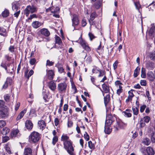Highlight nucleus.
<instances>
[{"label":"nucleus","mask_w":155,"mask_h":155,"mask_svg":"<svg viewBox=\"0 0 155 155\" xmlns=\"http://www.w3.org/2000/svg\"><path fill=\"white\" fill-rule=\"evenodd\" d=\"M72 21V25L74 26V25H77L79 23V21L78 16L76 14H73L71 15Z\"/></svg>","instance_id":"1a4fd4ad"},{"label":"nucleus","mask_w":155,"mask_h":155,"mask_svg":"<svg viewBox=\"0 0 155 155\" xmlns=\"http://www.w3.org/2000/svg\"><path fill=\"white\" fill-rule=\"evenodd\" d=\"M28 71L27 70L25 72V77L27 78L28 79L29 77L33 74L34 71L32 70H31L29 71L28 75H27Z\"/></svg>","instance_id":"393cba45"},{"label":"nucleus","mask_w":155,"mask_h":155,"mask_svg":"<svg viewBox=\"0 0 155 155\" xmlns=\"http://www.w3.org/2000/svg\"><path fill=\"white\" fill-rule=\"evenodd\" d=\"M89 36L90 37V39L91 41H92L93 39L95 38L94 36L91 33H89L88 34Z\"/></svg>","instance_id":"774afa93"},{"label":"nucleus","mask_w":155,"mask_h":155,"mask_svg":"<svg viewBox=\"0 0 155 155\" xmlns=\"http://www.w3.org/2000/svg\"><path fill=\"white\" fill-rule=\"evenodd\" d=\"M6 124V123L4 120H0V127H4Z\"/></svg>","instance_id":"13d9d810"},{"label":"nucleus","mask_w":155,"mask_h":155,"mask_svg":"<svg viewBox=\"0 0 155 155\" xmlns=\"http://www.w3.org/2000/svg\"><path fill=\"white\" fill-rule=\"evenodd\" d=\"M10 95L9 94H6L5 95L4 98L5 100L7 102L9 101Z\"/></svg>","instance_id":"3c124183"},{"label":"nucleus","mask_w":155,"mask_h":155,"mask_svg":"<svg viewBox=\"0 0 155 155\" xmlns=\"http://www.w3.org/2000/svg\"><path fill=\"white\" fill-rule=\"evenodd\" d=\"M58 137L57 136H55L52 139V144L54 145L58 141Z\"/></svg>","instance_id":"09e8293b"},{"label":"nucleus","mask_w":155,"mask_h":155,"mask_svg":"<svg viewBox=\"0 0 155 155\" xmlns=\"http://www.w3.org/2000/svg\"><path fill=\"white\" fill-rule=\"evenodd\" d=\"M5 82L8 85H10L12 82V80L10 78H8Z\"/></svg>","instance_id":"6e6d98bb"},{"label":"nucleus","mask_w":155,"mask_h":155,"mask_svg":"<svg viewBox=\"0 0 155 155\" xmlns=\"http://www.w3.org/2000/svg\"><path fill=\"white\" fill-rule=\"evenodd\" d=\"M99 72L100 74H99L98 77H100L103 76L104 74H105V71H104L101 70V71Z\"/></svg>","instance_id":"052dcab7"},{"label":"nucleus","mask_w":155,"mask_h":155,"mask_svg":"<svg viewBox=\"0 0 155 155\" xmlns=\"http://www.w3.org/2000/svg\"><path fill=\"white\" fill-rule=\"evenodd\" d=\"M117 124L118 125V127L121 128H124L127 125L126 123H123L121 121L117 122Z\"/></svg>","instance_id":"c85d7f7f"},{"label":"nucleus","mask_w":155,"mask_h":155,"mask_svg":"<svg viewBox=\"0 0 155 155\" xmlns=\"http://www.w3.org/2000/svg\"><path fill=\"white\" fill-rule=\"evenodd\" d=\"M150 137L152 142L155 143V133L151 134Z\"/></svg>","instance_id":"ea45409f"},{"label":"nucleus","mask_w":155,"mask_h":155,"mask_svg":"<svg viewBox=\"0 0 155 155\" xmlns=\"http://www.w3.org/2000/svg\"><path fill=\"white\" fill-rule=\"evenodd\" d=\"M64 147L70 155H75L74 149L71 141H65L63 143Z\"/></svg>","instance_id":"f03ea898"},{"label":"nucleus","mask_w":155,"mask_h":155,"mask_svg":"<svg viewBox=\"0 0 155 155\" xmlns=\"http://www.w3.org/2000/svg\"><path fill=\"white\" fill-rule=\"evenodd\" d=\"M146 150L147 153L149 155H154V152L153 149L151 147H147Z\"/></svg>","instance_id":"4be33fe9"},{"label":"nucleus","mask_w":155,"mask_h":155,"mask_svg":"<svg viewBox=\"0 0 155 155\" xmlns=\"http://www.w3.org/2000/svg\"><path fill=\"white\" fill-rule=\"evenodd\" d=\"M41 25V22L38 21H35L32 22V25L35 28H37L40 27Z\"/></svg>","instance_id":"412c9836"},{"label":"nucleus","mask_w":155,"mask_h":155,"mask_svg":"<svg viewBox=\"0 0 155 155\" xmlns=\"http://www.w3.org/2000/svg\"><path fill=\"white\" fill-rule=\"evenodd\" d=\"M148 79L150 81H153L155 79V77L153 73L151 71H149L147 74Z\"/></svg>","instance_id":"ddd939ff"},{"label":"nucleus","mask_w":155,"mask_h":155,"mask_svg":"<svg viewBox=\"0 0 155 155\" xmlns=\"http://www.w3.org/2000/svg\"><path fill=\"white\" fill-rule=\"evenodd\" d=\"M17 2H13L12 3V9L14 12L17 11V10H20L18 6L17 5Z\"/></svg>","instance_id":"bb28decb"},{"label":"nucleus","mask_w":155,"mask_h":155,"mask_svg":"<svg viewBox=\"0 0 155 155\" xmlns=\"http://www.w3.org/2000/svg\"><path fill=\"white\" fill-rule=\"evenodd\" d=\"M155 30V26L154 24H152L151 25V27L148 31V35L150 37H155V32L154 31Z\"/></svg>","instance_id":"9b49d317"},{"label":"nucleus","mask_w":155,"mask_h":155,"mask_svg":"<svg viewBox=\"0 0 155 155\" xmlns=\"http://www.w3.org/2000/svg\"><path fill=\"white\" fill-rule=\"evenodd\" d=\"M146 74L145 71V69L143 68H142L141 70V77L143 78H146Z\"/></svg>","instance_id":"4c0bfd02"},{"label":"nucleus","mask_w":155,"mask_h":155,"mask_svg":"<svg viewBox=\"0 0 155 155\" xmlns=\"http://www.w3.org/2000/svg\"><path fill=\"white\" fill-rule=\"evenodd\" d=\"M58 71L60 72V73H61L64 72V69L61 66L58 67Z\"/></svg>","instance_id":"69168bd1"},{"label":"nucleus","mask_w":155,"mask_h":155,"mask_svg":"<svg viewBox=\"0 0 155 155\" xmlns=\"http://www.w3.org/2000/svg\"><path fill=\"white\" fill-rule=\"evenodd\" d=\"M142 143L148 146L150 143V141L148 138H144L143 140Z\"/></svg>","instance_id":"7c9ffc66"},{"label":"nucleus","mask_w":155,"mask_h":155,"mask_svg":"<svg viewBox=\"0 0 155 155\" xmlns=\"http://www.w3.org/2000/svg\"><path fill=\"white\" fill-rule=\"evenodd\" d=\"M48 86L49 88L52 91H54L56 88V84L52 81L49 82Z\"/></svg>","instance_id":"dca6fc26"},{"label":"nucleus","mask_w":155,"mask_h":155,"mask_svg":"<svg viewBox=\"0 0 155 155\" xmlns=\"http://www.w3.org/2000/svg\"><path fill=\"white\" fill-rule=\"evenodd\" d=\"M101 4V2L100 1H97L95 2L94 5L95 8L98 9L100 7Z\"/></svg>","instance_id":"a18cd8bd"},{"label":"nucleus","mask_w":155,"mask_h":155,"mask_svg":"<svg viewBox=\"0 0 155 155\" xmlns=\"http://www.w3.org/2000/svg\"><path fill=\"white\" fill-rule=\"evenodd\" d=\"M133 114L134 115H137L139 113V109L137 107L133 106L132 107Z\"/></svg>","instance_id":"2f4dec72"},{"label":"nucleus","mask_w":155,"mask_h":155,"mask_svg":"<svg viewBox=\"0 0 155 155\" xmlns=\"http://www.w3.org/2000/svg\"><path fill=\"white\" fill-rule=\"evenodd\" d=\"M147 148L145 147H142L140 149L141 152L144 155H146L147 152Z\"/></svg>","instance_id":"37998d69"},{"label":"nucleus","mask_w":155,"mask_h":155,"mask_svg":"<svg viewBox=\"0 0 155 155\" xmlns=\"http://www.w3.org/2000/svg\"><path fill=\"white\" fill-rule=\"evenodd\" d=\"M40 32L41 34L46 36H48L50 34L49 31L47 29L45 28L41 29L40 30Z\"/></svg>","instance_id":"a211bd4d"},{"label":"nucleus","mask_w":155,"mask_h":155,"mask_svg":"<svg viewBox=\"0 0 155 155\" xmlns=\"http://www.w3.org/2000/svg\"><path fill=\"white\" fill-rule=\"evenodd\" d=\"M110 95L109 94H107L106 96L104 97V102L105 106L106 107L110 100Z\"/></svg>","instance_id":"c756f323"},{"label":"nucleus","mask_w":155,"mask_h":155,"mask_svg":"<svg viewBox=\"0 0 155 155\" xmlns=\"http://www.w3.org/2000/svg\"><path fill=\"white\" fill-rule=\"evenodd\" d=\"M20 10H17V11L15 12V13L14 14V17H16L17 18L18 16L20 14Z\"/></svg>","instance_id":"603ef678"},{"label":"nucleus","mask_w":155,"mask_h":155,"mask_svg":"<svg viewBox=\"0 0 155 155\" xmlns=\"http://www.w3.org/2000/svg\"><path fill=\"white\" fill-rule=\"evenodd\" d=\"M9 129L7 127H5L3 129L2 133L3 135H6L9 131Z\"/></svg>","instance_id":"f704fd0d"},{"label":"nucleus","mask_w":155,"mask_h":155,"mask_svg":"<svg viewBox=\"0 0 155 155\" xmlns=\"http://www.w3.org/2000/svg\"><path fill=\"white\" fill-rule=\"evenodd\" d=\"M67 87V84L65 82L59 84L58 86V89L60 93H65Z\"/></svg>","instance_id":"39448f33"},{"label":"nucleus","mask_w":155,"mask_h":155,"mask_svg":"<svg viewBox=\"0 0 155 155\" xmlns=\"http://www.w3.org/2000/svg\"><path fill=\"white\" fill-rule=\"evenodd\" d=\"M134 5L137 9L139 10L140 8V5L138 2H134Z\"/></svg>","instance_id":"4d7b16f0"},{"label":"nucleus","mask_w":155,"mask_h":155,"mask_svg":"<svg viewBox=\"0 0 155 155\" xmlns=\"http://www.w3.org/2000/svg\"><path fill=\"white\" fill-rule=\"evenodd\" d=\"M85 61L87 63H90L92 61L91 57L90 55L87 56Z\"/></svg>","instance_id":"c03bdc74"},{"label":"nucleus","mask_w":155,"mask_h":155,"mask_svg":"<svg viewBox=\"0 0 155 155\" xmlns=\"http://www.w3.org/2000/svg\"><path fill=\"white\" fill-rule=\"evenodd\" d=\"M0 115L1 117L3 118L7 117L8 115L7 110L6 109H2L0 112Z\"/></svg>","instance_id":"4468645a"},{"label":"nucleus","mask_w":155,"mask_h":155,"mask_svg":"<svg viewBox=\"0 0 155 155\" xmlns=\"http://www.w3.org/2000/svg\"><path fill=\"white\" fill-rule=\"evenodd\" d=\"M47 73L49 79L50 80H52L53 78V76L54 75V72L53 70H48Z\"/></svg>","instance_id":"5701e85b"},{"label":"nucleus","mask_w":155,"mask_h":155,"mask_svg":"<svg viewBox=\"0 0 155 155\" xmlns=\"http://www.w3.org/2000/svg\"><path fill=\"white\" fill-rule=\"evenodd\" d=\"M24 155H32V151L30 148L27 147L25 148Z\"/></svg>","instance_id":"6ab92c4d"},{"label":"nucleus","mask_w":155,"mask_h":155,"mask_svg":"<svg viewBox=\"0 0 155 155\" xmlns=\"http://www.w3.org/2000/svg\"><path fill=\"white\" fill-rule=\"evenodd\" d=\"M1 66L5 68L8 72L12 73L14 71V66L12 64H9L6 66L5 64L2 63Z\"/></svg>","instance_id":"423d86ee"},{"label":"nucleus","mask_w":155,"mask_h":155,"mask_svg":"<svg viewBox=\"0 0 155 155\" xmlns=\"http://www.w3.org/2000/svg\"><path fill=\"white\" fill-rule=\"evenodd\" d=\"M146 68L149 70L153 69L154 68V64L152 62H149L146 64Z\"/></svg>","instance_id":"aec40b11"},{"label":"nucleus","mask_w":155,"mask_h":155,"mask_svg":"<svg viewBox=\"0 0 155 155\" xmlns=\"http://www.w3.org/2000/svg\"><path fill=\"white\" fill-rule=\"evenodd\" d=\"M113 121L111 115H108L106 117L104 127V132L106 134H109L112 131V128L110 125Z\"/></svg>","instance_id":"f257e3e1"},{"label":"nucleus","mask_w":155,"mask_h":155,"mask_svg":"<svg viewBox=\"0 0 155 155\" xmlns=\"http://www.w3.org/2000/svg\"><path fill=\"white\" fill-rule=\"evenodd\" d=\"M84 137L85 139L87 141H88L89 140V136L87 132H85L84 134Z\"/></svg>","instance_id":"5fc2aeb1"},{"label":"nucleus","mask_w":155,"mask_h":155,"mask_svg":"<svg viewBox=\"0 0 155 155\" xmlns=\"http://www.w3.org/2000/svg\"><path fill=\"white\" fill-rule=\"evenodd\" d=\"M19 132L18 130H15L12 131L11 134V136L13 137H16Z\"/></svg>","instance_id":"c9c22d12"},{"label":"nucleus","mask_w":155,"mask_h":155,"mask_svg":"<svg viewBox=\"0 0 155 155\" xmlns=\"http://www.w3.org/2000/svg\"><path fill=\"white\" fill-rule=\"evenodd\" d=\"M59 8L58 7H55L54 6H53L46 9V12H48L50 11L53 13H58V12L59 11Z\"/></svg>","instance_id":"f8f14e48"},{"label":"nucleus","mask_w":155,"mask_h":155,"mask_svg":"<svg viewBox=\"0 0 155 155\" xmlns=\"http://www.w3.org/2000/svg\"><path fill=\"white\" fill-rule=\"evenodd\" d=\"M150 57L151 59L153 61L155 60V51L150 53Z\"/></svg>","instance_id":"49530a36"},{"label":"nucleus","mask_w":155,"mask_h":155,"mask_svg":"<svg viewBox=\"0 0 155 155\" xmlns=\"http://www.w3.org/2000/svg\"><path fill=\"white\" fill-rule=\"evenodd\" d=\"M25 125L28 130H31L33 127V124L31 121L30 120H27L25 122Z\"/></svg>","instance_id":"f3484780"},{"label":"nucleus","mask_w":155,"mask_h":155,"mask_svg":"<svg viewBox=\"0 0 155 155\" xmlns=\"http://www.w3.org/2000/svg\"><path fill=\"white\" fill-rule=\"evenodd\" d=\"M79 43L84 49L87 51H90L91 50V49L88 46L87 44L81 37L79 38Z\"/></svg>","instance_id":"0eeeda50"},{"label":"nucleus","mask_w":155,"mask_h":155,"mask_svg":"<svg viewBox=\"0 0 155 155\" xmlns=\"http://www.w3.org/2000/svg\"><path fill=\"white\" fill-rule=\"evenodd\" d=\"M122 113L125 117H130L132 116L131 114L129 112L123 111Z\"/></svg>","instance_id":"a19ab883"},{"label":"nucleus","mask_w":155,"mask_h":155,"mask_svg":"<svg viewBox=\"0 0 155 155\" xmlns=\"http://www.w3.org/2000/svg\"><path fill=\"white\" fill-rule=\"evenodd\" d=\"M40 138V135L38 132L35 131L32 132L29 136L30 141L34 143L38 142Z\"/></svg>","instance_id":"7ed1b4c3"},{"label":"nucleus","mask_w":155,"mask_h":155,"mask_svg":"<svg viewBox=\"0 0 155 155\" xmlns=\"http://www.w3.org/2000/svg\"><path fill=\"white\" fill-rule=\"evenodd\" d=\"M140 68L137 67L134 70V76L135 78L137 77L139 74Z\"/></svg>","instance_id":"72a5a7b5"},{"label":"nucleus","mask_w":155,"mask_h":155,"mask_svg":"<svg viewBox=\"0 0 155 155\" xmlns=\"http://www.w3.org/2000/svg\"><path fill=\"white\" fill-rule=\"evenodd\" d=\"M36 8L33 6H28L24 11V14H25L27 16H28L29 14L33 13L36 12Z\"/></svg>","instance_id":"20e7f679"},{"label":"nucleus","mask_w":155,"mask_h":155,"mask_svg":"<svg viewBox=\"0 0 155 155\" xmlns=\"http://www.w3.org/2000/svg\"><path fill=\"white\" fill-rule=\"evenodd\" d=\"M97 16V15L95 12H94L91 13L89 19L88 20V21L91 25H95L94 22L93 21Z\"/></svg>","instance_id":"9d476101"},{"label":"nucleus","mask_w":155,"mask_h":155,"mask_svg":"<svg viewBox=\"0 0 155 155\" xmlns=\"http://www.w3.org/2000/svg\"><path fill=\"white\" fill-rule=\"evenodd\" d=\"M15 47L14 46H11L9 48V51L11 52L14 51Z\"/></svg>","instance_id":"338daca9"},{"label":"nucleus","mask_w":155,"mask_h":155,"mask_svg":"<svg viewBox=\"0 0 155 155\" xmlns=\"http://www.w3.org/2000/svg\"><path fill=\"white\" fill-rule=\"evenodd\" d=\"M69 138V137L66 135L63 134L61 137V141L64 142L65 141H68Z\"/></svg>","instance_id":"e433bc0d"},{"label":"nucleus","mask_w":155,"mask_h":155,"mask_svg":"<svg viewBox=\"0 0 155 155\" xmlns=\"http://www.w3.org/2000/svg\"><path fill=\"white\" fill-rule=\"evenodd\" d=\"M140 84L142 86H145L147 84V81L145 80H141Z\"/></svg>","instance_id":"e2e57ef3"},{"label":"nucleus","mask_w":155,"mask_h":155,"mask_svg":"<svg viewBox=\"0 0 155 155\" xmlns=\"http://www.w3.org/2000/svg\"><path fill=\"white\" fill-rule=\"evenodd\" d=\"M36 62V60L35 58H31L29 61V63L31 65H35Z\"/></svg>","instance_id":"de8ad7c7"},{"label":"nucleus","mask_w":155,"mask_h":155,"mask_svg":"<svg viewBox=\"0 0 155 155\" xmlns=\"http://www.w3.org/2000/svg\"><path fill=\"white\" fill-rule=\"evenodd\" d=\"M0 35L3 36H6V31L4 28L0 27Z\"/></svg>","instance_id":"a878e982"},{"label":"nucleus","mask_w":155,"mask_h":155,"mask_svg":"<svg viewBox=\"0 0 155 155\" xmlns=\"http://www.w3.org/2000/svg\"><path fill=\"white\" fill-rule=\"evenodd\" d=\"M55 43L58 44L59 46H57L56 45H55V48H63V46L62 44V41L60 38L57 35L55 36Z\"/></svg>","instance_id":"6e6552de"},{"label":"nucleus","mask_w":155,"mask_h":155,"mask_svg":"<svg viewBox=\"0 0 155 155\" xmlns=\"http://www.w3.org/2000/svg\"><path fill=\"white\" fill-rule=\"evenodd\" d=\"M54 64V62L52 61H50L49 60H47V62H46V65H48V66H52Z\"/></svg>","instance_id":"864d4df0"},{"label":"nucleus","mask_w":155,"mask_h":155,"mask_svg":"<svg viewBox=\"0 0 155 155\" xmlns=\"http://www.w3.org/2000/svg\"><path fill=\"white\" fill-rule=\"evenodd\" d=\"M102 87L105 93H108L109 92V88L105 84H102Z\"/></svg>","instance_id":"473e14b6"},{"label":"nucleus","mask_w":155,"mask_h":155,"mask_svg":"<svg viewBox=\"0 0 155 155\" xmlns=\"http://www.w3.org/2000/svg\"><path fill=\"white\" fill-rule=\"evenodd\" d=\"M140 128H142L145 126L146 124L145 123L143 122V120H141L140 121Z\"/></svg>","instance_id":"bf43d9fd"},{"label":"nucleus","mask_w":155,"mask_h":155,"mask_svg":"<svg viewBox=\"0 0 155 155\" xmlns=\"http://www.w3.org/2000/svg\"><path fill=\"white\" fill-rule=\"evenodd\" d=\"M38 128L42 130L45 129L46 127L45 122L43 120H40L38 121Z\"/></svg>","instance_id":"2eb2a0df"},{"label":"nucleus","mask_w":155,"mask_h":155,"mask_svg":"<svg viewBox=\"0 0 155 155\" xmlns=\"http://www.w3.org/2000/svg\"><path fill=\"white\" fill-rule=\"evenodd\" d=\"M101 70L100 69L97 67H96L93 68L92 70V72L93 73H98L101 71Z\"/></svg>","instance_id":"58836bf2"},{"label":"nucleus","mask_w":155,"mask_h":155,"mask_svg":"<svg viewBox=\"0 0 155 155\" xmlns=\"http://www.w3.org/2000/svg\"><path fill=\"white\" fill-rule=\"evenodd\" d=\"M68 127H71L73 125V122L71 120H68L67 123Z\"/></svg>","instance_id":"680f3d73"},{"label":"nucleus","mask_w":155,"mask_h":155,"mask_svg":"<svg viewBox=\"0 0 155 155\" xmlns=\"http://www.w3.org/2000/svg\"><path fill=\"white\" fill-rule=\"evenodd\" d=\"M88 145L89 147L91 149H94V145L93 143L91 141L88 142Z\"/></svg>","instance_id":"8fccbe9b"},{"label":"nucleus","mask_w":155,"mask_h":155,"mask_svg":"<svg viewBox=\"0 0 155 155\" xmlns=\"http://www.w3.org/2000/svg\"><path fill=\"white\" fill-rule=\"evenodd\" d=\"M146 107V106L145 105H144L141 106L140 107V111L141 113L143 112L144 110L145 109Z\"/></svg>","instance_id":"0e129e2a"},{"label":"nucleus","mask_w":155,"mask_h":155,"mask_svg":"<svg viewBox=\"0 0 155 155\" xmlns=\"http://www.w3.org/2000/svg\"><path fill=\"white\" fill-rule=\"evenodd\" d=\"M150 120V117L148 116H146L143 117V120L144 122L147 123H148L149 122V121Z\"/></svg>","instance_id":"79ce46f5"},{"label":"nucleus","mask_w":155,"mask_h":155,"mask_svg":"<svg viewBox=\"0 0 155 155\" xmlns=\"http://www.w3.org/2000/svg\"><path fill=\"white\" fill-rule=\"evenodd\" d=\"M9 12L8 10L5 9L2 13V15L3 18H6L9 15Z\"/></svg>","instance_id":"cd10ccee"},{"label":"nucleus","mask_w":155,"mask_h":155,"mask_svg":"<svg viewBox=\"0 0 155 155\" xmlns=\"http://www.w3.org/2000/svg\"><path fill=\"white\" fill-rule=\"evenodd\" d=\"M26 112V109H25L23 110H22L19 114L18 115L16 118L17 120H18L24 116Z\"/></svg>","instance_id":"b1692460"}]
</instances>
